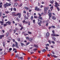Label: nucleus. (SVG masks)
<instances>
[{
	"mask_svg": "<svg viewBox=\"0 0 60 60\" xmlns=\"http://www.w3.org/2000/svg\"><path fill=\"white\" fill-rule=\"evenodd\" d=\"M8 39L9 41H11L12 40V38L11 37H9L8 38Z\"/></svg>",
	"mask_w": 60,
	"mask_h": 60,
	"instance_id": "obj_16",
	"label": "nucleus"
},
{
	"mask_svg": "<svg viewBox=\"0 0 60 60\" xmlns=\"http://www.w3.org/2000/svg\"><path fill=\"white\" fill-rule=\"evenodd\" d=\"M12 41H13V42H15V40L14 39H12Z\"/></svg>",
	"mask_w": 60,
	"mask_h": 60,
	"instance_id": "obj_57",
	"label": "nucleus"
},
{
	"mask_svg": "<svg viewBox=\"0 0 60 60\" xmlns=\"http://www.w3.org/2000/svg\"><path fill=\"white\" fill-rule=\"evenodd\" d=\"M16 20L18 21V22H19V19L18 17H17V18H16Z\"/></svg>",
	"mask_w": 60,
	"mask_h": 60,
	"instance_id": "obj_19",
	"label": "nucleus"
},
{
	"mask_svg": "<svg viewBox=\"0 0 60 60\" xmlns=\"http://www.w3.org/2000/svg\"><path fill=\"white\" fill-rule=\"evenodd\" d=\"M52 43L53 44H55V42L54 41H52Z\"/></svg>",
	"mask_w": 60,
	"mask_h": 60,
	"instance_id": "obj_52",
	"label": "nucleus"
},
{
	"mask_svg": "<svg viewBox=\"0 0 60 60\" xmlns=\"http://www.w3.org/2000/svg\"><path fill=\"white\" fill-rule=\"evenodd\" d=\"M28 33L29 34H32V33L30 31H29L28 32Z\"/></svg>",
	"mask_w": 60,
	"mask_h": 60,
	"instance_id": "obj_60",
	"label": "nucleus"
},
{
	"mask_svg": "<svg viewBox=\"0 0 60 60\" xmlns=\"http://www.w3.org/2000/svg\"><path fill=\"white\" fill-rule=\"evenodd\" d=\"M49 9V7L48 6L46 7H45L44 8V11L45 14L47 13V11H48V10Z\"/></svg>",
	"mask_w": 60,
	"mask_h": 60,
	"instance_id": "obj_2",
	"label": "nucleus"
},
{
	"mask_svg": "<svg viewBox=\"0 0 60 60\" xmlns=\"http://www.w3.org/2000/svg\"><path fill=\"white\" fill-rule=\"evenodd\" d=\"M37 50V49L36 48H35L33 49V50L34 51H36V50Z\"/></svg>",
	"mask_w": 60,
	"mask_h": 60,
	"instance_id": "obj_51",
	"label": "nucleus"
},
{
	"mask_svg": "<svg viewBox=\"0 0 60 60\" xmlns=\"http://www.w3.org/2000/svg\"><path fill=\"white\" fill-rule=\"evenodd\" d=\"M30 43V42H28L26 43V45H28Z\"/></svg>",
	"mask_w": 60,
	"mask_h": 60,
	"instance_id": "obj_54",
	"label": "nucleus"
},
{
	"mask_svg": "<svg viewBox=\"0 0 60 60\" xmlns=\"http://www.w3.org/2000/svg\"><path fill=\"white\" fill-rule=\"evenodd\" d=\"M51 28H55V26H51Z\"/></svg>",
	"mask_w": 60,
	"mask_h": 60,
	"instance_id": "obj_31",
	"label": "nucleus"
},
{
	"mask_svg": "<svg viewBox=\"0 0 60 60\" xmlns=\"http://www.w3.org/2000/svg\"><path fill=\"white\" fill-rule=\"evenodd\" d=\"M15 46V45L14 44H13V45H12V47L13 48H14Z\"/></svg>",
	"mask_w": 60,
	"mask_h": 60,
	"instance_id": "obj_41",
	"label": "nucleus"
},
{
	"mask_svg": "<svg viewBox=\"0 0 60 60\" xmlns=\"http://www.w3.org/2000/svg\"><path fill=\"white\" fill-rule=\"evenodd\" d=\"M48 42L50 44L51 43V40H49Z\"/></svg>",
	"mask_w": 60,
	"mask_h": 60,
	"instance_id": "obj_33",
	"label": "nucleus"
},
{
	"mask_svg": "<svg viewBox=\"0 0 60 60\" xmlns=\"http://www.w3.org/2000/svg\"><path fill=\"white\" fill-rule=\"evenodd\" d=\"M35 10L37 11H40V8H38V7L37 6L35 7Z\"/></svg>",
	"mask_w": 60,
	"mask_h": 60,
	"instance_id": "obj_3",
	"label": "nucleus"
},
{
	"mask_svg": "<svg viewBox=\"0 0 60 60\" xmlns=\"http://www.w3.org/2000/svg\"><path fill=\"white\" fill-rule=\"evenodd\" d=\"M52 34H51V35L52 36H56V34H55V33L54 30H52Z\"/></svg>",
	"mask_w": 60,
	"mask_h": 60,
	"instance_id": "obj_4",
	"label": "nucleus"
},
{
	"mask_svg": "<svg viewBox=\"0 0 60 60\" xmlns=\"http://www.w3.org/2000/svg\"><path fill=\"white\" fill-rule=\"evenodd\" d=\"M22 22H23V23H25L26 22V21H25V20H24L22 21Z\"/></svg>",
	"mask_w": 60,
	"mask_h": 60,
	"instance_id": "obj_58",
	"label": "nucleus"
},
{
	"mask_svg": "<svg viewBox=\"0 0 60 60\" xmlns=\"http://www.w3.org/2000/svg\"><path fill=\"white\" fill-rule=\"evenodd\" d=\"M41 23H40V22L38 23V24L39 25V26H41Z\"/></svg>",
	"mask_w": 60,
	"mask_h": 60,
	"instance_id": "obj_49",
	"label": "nucleus"
},
{
	"mask_svg": "<svg viewBox=\"0 0 60 60\" xmlns=\"http://www.w3.org/2000/svg\"><path fill=\"white\" fill-rule=\"evenodd\" d=\"M29 38L28 37H26V40H29Z\"/></svg>",
	"mask_w": 60,
	"mask_h": 60,
	"instance_id": "obj_26",
	"label": "nucleus"
},
{
	"mask_svg": "<svg viewBox=\"0 0 60 60\" xmlns=\"http://www.w3.org/2000/svg\"><path fill=\"white\" fill-rule=\"evenodd\" d=\"M46 51V50L45 49H44L42 50V52H45Z\"/></svg>",
	"mask_w": 60,
	"mask_h": 60,
	"instance_id": "obj_35",
	"label": "nucleus"
},
{
	"mask_svg": "<svg viewBox=\"0 0 60 60\" xmlns=\"http://www.w3.org/2000/svg\"><path fill=\"white\" fill-rule=\"evenodd\" d=\"M38 14L39 16V17H40V16H41V14L39 13Z\"/></svg>",
	"mask_w": 60,
	"mask_h": 60,
	"instance_id": "obj_63",
	"label": "nucleus"
},
{
	"mask_svg": "<svg viewBox=\"0 0 60 60\" xmlns=\"http://www.w3.org/2000/svg\"><path fill=\"white\" fill-rule=\"evenodd\" d=\"M57 9L58 10V11H60V9H59V7H57Z\"/></svg>",
	"mask_w": 60,
	"mask_h": 60,
	"instance_id": "obj_42",
	"label": "nucleus"
},
{
	"mask_svg": "<svg viewBox=\"0 0 60 60\" xmlns=\"http://www.w3.org/2000/svg\"><path fill=\"white\" fill-rule=\"evenodd\" d=\"M50 9L51 10V11H52V10H53V6L51 7Z\"/></svg>",
	"mask_w": 60,
	"mask_h": 60,
	"instance_id": "obj_23",
	"label": "nucleus"
},
{
	"mask_svg": "<svg viewBox=\"0 0 60 60\" xmlns=\"http://www.w3.org/2000/svg\"><path fill=\"white\" fill-rule=\"evenodd\" d=\"M55 5H58V3H57L56 2L55 3Z\"/></svg>",
	"mask_w": 60,
	"mask_h": 60,
	"instance_id": "obj_46",
	"label": "nucleus"
},
{
	"mask_svg": "<svg viewBox=\"0 0 60 60\" xmlns=\"http://www.w3.org/2000/svg\"><path fill=\"white\" fill-rule=\"evenodd\" d=\"M35 20H33V22L34 23V24L35 23Z\"/></svg>",
	"mask_w": 60,
	"mask_h": 60,
	"instance_id": "obj_48",
	"label": "nucleus"
},
{
	"mask_svg": "<svg viewBox=\"0 0 60 60\" xmlns=\"http://www.w3.org/2000/svg\"><path fill=\"white\" fill-rule=\"evenodd\" d=\"M49 33L48 32L46 34V36H45V38H47L49 36Z\"/></svg>",
	"mask_w": 60,
	"mask_h": 60,
	"instance_id": "obj_5",
	"label": "nucleus"
},
{
	"mask_svg": "<svg viewBox=\"0 0 60 60\" xmlns=\"http://www.w3.org/2000/svg\"><path fill=\"white\" fill-rule=\"evenodd\" d=\"M54 2V0H52V1H50V3H51V4H53V3Z\"/></svg>",
	"mask_w": 60,
	"mask_h": 60,
	"instance_id": "obj_21",
	"label": "nucleus"
},
{
	"mask_svg": "<svg viewBox=\"0 0 60 60\" xmlns=\"http://www.w3.org/2000/svg\"><path fill=\"white\" fill-rule=\"evenodd\" d=\"M52 53L53 54V55H55V53L54 51H52Z\"/></svg>",
	"mask_w": 60,
	"mask_h": 60,
	"instance_id": "obj_34",
	"label": "nucleus"
},
{
	"mask_svg": "<svg viewBox=\"0 0 60 60\" xmlns=\"http://www.w3.org/2000/svg\"><path fill=\"white\" fill-rule=\"evenodd\" d=\"M13 31V32H14L13 33V34H15V32H16V30H14Z\"/></svg>",
	"mask_w": 60,
	"mask_h": 60,
	"instance_id": "obj_43",
	"label": "nucleus"
},
{
	"mask_svg": "<svg viewBox=\"0 0 60 60\" xmlns=\"http://www.w3.org/2000/svg\"><path fill=\"white\" fill-rule=\"evenodd\" d=\"M5 13H6V14H8V13H9V11H5Z\"/></svg>",
	"mask_w": 60,
	"mask_h": 60,
	"instance_id": "obj_44",
	"label": "nucleus"
},
{
	"mask_svg": "<svg viewBox=\"0 0 60 60\" xmlns=\"http://www.w3.org/2000/svg\"><path fill=\"white\" fill-rule=\"evenodd\" d=\"M33 38H30L29 39V41L31 42L32 41H33Z\"/></svg>",
	"mask_w": 60,
	"mask_h": 60,
	"instance_id": "obj_12",
	"label": "nucleus"
},
{
	"mask_svg": "<svg viewBox=\"0 0 60 60\" xmlns=\"http://www.w3.org/2000/svg\"><path fill=\"white\" fill-rule=\"evenodd\" d=\"M53 57H54L55 58H56L57 57L56 56V55H53Z\"/></svg>",
	"mask_w": 60,
	"mask_h": 60,
	"instance_id": "obj_40",
	"label": "nucleus"
},
{
	"mask_svg": "<svg viewBox=\"0 0 60 60\" xmlns=\"http://www.w3.org/2000/svg\"><path fill=\"white\" fill-rule=\"evenodd\" d=\"M59 6V4H58L57 5H56L55 6V7H56L57 8V7H58L57 6Z\"/></svg>",
	"mask_w": 60,
	"mask_h": 60,
	"instance_id": "obj_38",
	"label": "nucleus"
},
{
	"mask_svg": "<svg viewBox=\"0 0 60 60\" xmlns=\"http://www.w3.org/2000/svg\"><path fill=\"white\" fill-rule=\"evenodd\" d=\"M23 58L22 57H18V59L23 60Z\"/></svg>",
	"mask_w": 60,
	"mask_h": 60,
	"instance_id": "obj_13",
	"label": "nucleus"
},
{
	"mask_svg": "<svg viewBox=\"0 0 60 60\" xmlns=\"http://www.w3.org/2000/svg\"><path fill=\"white\" fill-rule=\"evenodd\" d=\"M38 18L41 20H42L43 19L41 17V16H39L38 17Z\"/></svg>",
	"mask_w": 60,
	"mask_h": 60,
	"instance_id": "obj_22",
	"label": "nucleus"
},
{
	"mask_svg": "<svg viewBox=\"0 0 60 60\" xmlns=\"http://www.w3.org/2000/svg\"><path fill=\"white\" fill-rule=\"evenodd\" d=\"M21 43V45L22 47H24V43H22L20 42Z\"/></svg>",
	"mask_w": 60,
	"mask_h": 60,
	"instance_id": "obj_15",
	"label": "nucleus"
},
{
	"mask_svg": "<svg viewBox=\"0 0 60 60\" xmlns=\"http://www.w3.org/2000/svg\"><path fill=\"white\" fill-rule=\"evenodd\" d=\"M12 50V48H10L9 49V50L10 51H11Z\"/></svg>",
	"mask_w": 60,
	"mask_h": 60,
	"instance_id": "obj_61",
	"label": "nucleus"
},
{
	"mask_svg": "<svg viewBox=\"0 0 60 60\" xmlns=\"http://www.w3.org/2000/svg\"><path fill=\"white\" fill-rule=\"evenodd\" d=\"M27 15L28 17H29V13H27Z\"/></svg>",
	"mask_w": 60,
	"mask_h": 60,
	"instance_id": "obj_56",
	"label": "nucleus"
},
{
	"mask_svg": "<svg viewBox=\"0 0 60 60\" xmlns=\"http://www.w3.org/2000/svg\"><path fill=\"white\" fill-rule=\"evenodd\" d=\"M48 25H49V23H47L46 25V26H48Z\"/></svg>",
	"mask_w": 60,
	"mask_h": 60,
	"instance_id": "obj_53",
	"label": "nucleus"
},
{
	"mask_svg": "<svg viewBox=\"0 0 60 60\" xmlns=\"http://www.w3.org/2000/svg\"><path fill=\"white\" fill-rule=\"evenodd\" d=\"M2 32H3V33H4V32H5V31H4V30H3L2 31Z\"/></svg>",
	"mask_w": 60,
	"mask_h": 60,
	"instance_id": "obj_62",
	"label": "nucleus"
},
{
	"mask_svg": "<svg viewBox=\"0 0 60 60\" xmlns=\"http://www.w3.org/2000/svg\"><path fill=\"white\" fill-rule=\"evenodd\" d=\"M11 4L10 3H8L7 2H6V4H5L4 5V8H6L7 7H9L11 5Z\"/></svg>",
	"mask_w": 60,
	"mask_h": 60,
	"instance_id": "obj_1",
	"label": "nucleus"
},
{
	"mask_svg": "<svg viewBox=\"0 0 60 60\" xmlns=\"http://www.w3.org/2000/svg\"><path fill=\"white\" fill-rule=\"evenodd\" d=\"M19 57V55L17 54L15 56V57Z\"/></svg>",
	"mask_w": 60,
	"mask_h": 60,
	"instance_id": "obj_45",
	"label": "nucleus"
},
{
	"mask_svg": "<svg viewBox=\"0 0 60 60\" xmlns=\"http://www.w3.org/2000/svg\"><path fill=\"white\" fill-rule=\"evenodd\" d=\"M13 10L14 11H16V8H14L13 9Z\"/></svg>",
	"mask_w": 60,
	"mask_h": 60,
	"instance_id": "obj_37",
	"label": "nucleus"
},
{
	"mask_svg": "<svg viewBox=\"0 0 60 60\" xmlns=\"http://www.w3.org/2000/svg\"><path fill=\"white\" fill-rule=\"evenodd\" d=\"M24 19L25 20H26V19H28V17H26V15H25L24 16Z\"/></svg>",
	"mask_w": 60,
	"mask_h": 60,
	"instance_id": "obj_10",
	"label": "nucleus"
},
{
	"mask_svg": "<svg viewBox=\"0 0 60 60\" xmlns=\"http://www.w3.org/2000/svg\"><path fill=\"white\" fill-rule=\"evenodd\" d=\"M52 19L53 20H55V19H56V17L54 16H52Z\"/></svg>",
	"mask_w": 60,
	"mask_h": 60,
	"instance_id": "obj_11",
	"label": "nucleus"
},
{
	"mask_svg": "<svg viewBox=\"0 0 60 60\" xmlns=\"http://www.w3.org/2000/svg\"><path fill=\"white\" fill-rule=\"evenodd\" d=\"M9 10H11V11H12V10H13V8H9Z\"/></svg>",
	"mask_w": 60,
	"mask_h": 60,
	"instance_id": "obj_24",
	"label": "nucleus"
},
{
	"mask_svg": "<svg viewBox=\"0 0 60 60\" xmlns=\"http://www.w3.org/2000/svg\"><path fill=\"white\" fill-rule=\"evenodd\" d=\"M34 18H37H37H38V17H37V16H34Z\"/></svg>",
	"mask_w": 60,
	"mask_h": 60,
	"instance_id": "obj_55",
	"label": "nucleus"
},
{
	"mask_svg": "<svg viewBox=\"0 0 60 60\" xmlns=\"http://www.w3.org/2000/svg\"><path fill=\"white\" fill-rule=\"evenodd\" d=\"M19 26L20 27H22V24H19Z\"/></svg>",
	"mask_w": 60,
	"mask_h": 60,
	"instance_id": "obj_39",
	"label": "nucleus"
},
{
	"mask_svg": "<svg viewBox=\"0 0 60 60\" xmlns=\"http://www.w3.org/2000/svg\"><path fill=\"white\" fill-rule=\"evenodd\" d=\"M2 16V13L0 12V17H1Z\"/></svg>",
	"mask_w": 60,
	"mask_h": 60,
	"instance_id": "obj_64",
	"label": "nucleus"
},
{
	"mask_svg": "<svg viewBox=\"0 0 60 60\" xmlns=\"http://www.w3.org/2000/svg\"><path fill=\"white\" fill-rule=\"evenodd\" d=\"M48 15L49 17H52V15H51V13H49Z\"/></svg>",
	"mask_w": 60,
	"mask_h": 60,
	"instance_id": "obj_17",
	"label": "nucleus"
},
{
	"mask_svg": "<svg viewBox=\"0 0 60 60\" xmlns=\"http://www.w3.org/2000/svg\"><path fill=\"white\" fill-rule=\"evenodd\" d=\"M15 47L17 48H19V47L18 46V43L16 41L15 42Z\"/></svg>",
	"mask_w": 60,
	"mask_h": 60,
	"instance_id": "obj_6",
	"label": "nucleus"
},
{
	"mask_svg": "<svg viewBox=\"0 0 60 60\" xmlns=\"http://www.w3.org/2000/svg\"><path fill=\"white\" fill-rule=\"evenodd\" d=\"M25 9H26L27 10H28V8L27 7H25Z\"/></svg>",
	"mask_w": 60,
	"mask_h": 60,
	"instance_id": "obj_30",
	"label": "nucleus"
},
{
	"mask_svg": "<svg viewBox=\"0 0 60 60\" xmlns=\"http://www.w3.org/2000/svg\"><path fill=\"white\" fill-rule=\"evenodd\" d=\"M14 5L15 7H17L18 5V4L17 3H15L14 4Z\"/></svg>",
	"mask_w": 60,
	"mask_h": 60,
	"instance_id": "obj_20",
	"label": "nucleus"
},
{
	"mask_svg": "<svg viewBox=\"0 0 60 60\" xmlns=\"http://www.w3.org/2000/svg\"><path fill=\"white\" fill-rule=\"evenodd\" d=\"M51 26H49V30H50V29H51Z\"/></svg>",
	"mask_w": 60,
	"mask_h": 60,
	"instance_id": "obj_59",
	"label": "nucleus"
},
{
	"mask_svg": "<svg viewBox=\"0 0 60 60\" xmlns=\"http://www.w3.org/2000/svg\"><path fill=\"white\" fill-rule=\"evenodd\" d=\"M7 15L6 16H2V17H3V19H4V18L6 17V18H7Z\"/></svg>",
	"mask_w": 60,
	"mask_h": 60,
	"instance_id": "obj_28",
	"label": "nucleus"
},
{
	"mask_svg": "<svg viewBox=\"0 0 60 60\" xmlns=\"http://www.w3.org/2000/svg\"><path fill=\"white\" fill-rule=\"evenodd\" d=\"M52 39L54 40V41H55L56 39V38L55 37H54L52 38Z\"/></svg>",
	"mask_w": 60,
	"mask_h": 60,
	"instance_id": "obj_32",
	"label": "nucleus"
},
{
	"mask_svg": "<svg viewBox=\"0 0 60 60\" xmlns=\"http://www.w3.org/2000/svg\"><path fill=\"white\" fill-rule=\"evenodd\" d=\"M17 16H18L19 18H20L21 16V14L20 13H17Z\"/></svg>",
	"mask_w": 60,
	"mask_h": 60,
	"instance_id": "obj_7",
	"label": "nucleus"
},
{
	"mask_svg": "<svg viewBox=\"0 0 60 60\" xmlns=\"http://www.w3.org/2000/svg\"><path fill=\"white\" fill-rule=\"evenodd\" d=\"M3 46H4H4H5V42H3Z\"/></svg>",
	"mask_w": 60,
	"mask_h": 60,
	"instance_id": "obj_36",
	"label": "nucleus"
},
{
	"mask_svg": "<svg viewBox=\"0 0 60 60\" xmlns=\"http://www.w3.org/2000/svg\"><path fill=\"white\" fill-rule=\"evenodd\" d=\"M7 25V24H4V26H6Z\"/></svg>",
	"mask_w": 60,
	"mask_h": 60,
	"instance_id": "obj_50",
	"label": "nucleus"
},
{
	"mask_svg": "<svg viewBox=\"0 0 60 60\" xmlns=\"http://www.w3.org/2000/svg\"><path fill=\"white\" fill-rule=\"evenodd\" d=\"M17 40L19 41H20V38H19L17 39Z\"/></svg>",
	"mask_w": 60,
	"mask_h": 60,
	"instance_id": "obj_47",
	"label": "nucleus"
},
{
	"mask_svg": "<svg viewBox=\"0 0 60 60\" xmlns=\"http://www.w3.org/2000/svg\"><path fill=\"white\" fill-rule=\"evenodd\" d=\"M9 33H6V36L7 37H8V36L9 35Z\"/></svg>",
	"mask_w": 60,
	"mask_h": 60,
	"instance_id": "obj_18",
	"label": "nucleus"
},
{
	"mask_svg": "<svg viewBox=\"0 0 60 60\" xmlns=\"http://www.w3.org/2000/svg\"><path fill=\"white\" fill-rule=\"evenodd\" d=\"M45 45L46 46V47H48V46H49V44H46Z\"/></svg>",
	"mask_w": 60,
	"mask_h": 60,
	"instance_id": "obj_25",
	"label": "nucleus"
},
{
	"mask_svg": "<svg viewBox=\"0 0 60 60\" xmlns=\"http://www.w3.org/2000/svg\"><path fill=\"white\" fill-rule=\"evenodd\" d=\"M11 22H10V21H8L7 22H6V24H8L9 25H10L11 24Z\"/></svg>",
	"mask_w": 60,
	"mask_h": 60,
	"instance_id": "obj_9",
	"label": "nucleus"
},
{
	"mask_svg": "<svg viewBox=\"0 0 60 60\" xmlns=\"http://www.w3.org/2000/svg\"><path fill=\"white\" fill-rule=\"evenodd\" d=\"M34 47H35V48H38V46L36 44H34Z\"/></svg>",
	"mask_w": 60,
	"mask_h": 60,
	"instance_id": "obj_14",
	"label": "nucleus"
},
{
	"mask_svg": "<svg viewBox=\"0 0 60 60\" xmlns=\"http://www.w3.org/2000/svg\"><path fill=\"white\" fill-rule=\"evenodd\" d=\"M4 35H0V39H2V38H4Z\"/></svg>",
	"mask_w": 60,
	"mask_h": 60,
	"instance_id": "obj_8",
	"label": "nucleus"
},
{
	"mask_svg": "<svg viewBox=\"0 0 60 60\" xmlns=\"http://www.w3.org/2000/svg\"><path fill=\"white\" fill-rule=\"evenodd\" d=\"M33 19H34V17H33V16H32L31 17L30 19L32 20Z\"/></svg>",
	"mask_w": 60,
	"mask_h": 60,
	"instance_id": "obj_27",
	"label": "nucleus"
},
{
	"mask_svg": "<svg viewBox=\"0 0 60 60\" xmlns=\"http://www.w3.org/2000/svg\"><path fill=\"white\" fill-rule=\"evenodd\" d=\"M23 29V27L22 26L21 28H20V30H22V29Z\"/></svg>",
	"mask_w": 60,
	"mask_h": 60,
	"instance_id": "obj_29",
	"label": "nucleus"
}]
</instances>
